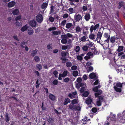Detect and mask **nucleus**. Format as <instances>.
Returning <instances> with one entry per match:
<instances>
[{
    "label": "nucleus",
    "mask_w": 125,
    "mask_h": 125,
    "mask_svg": "<svg viewBox=\"0 0 125 125\" xmlns=\"http://www.w3.org/2000/svg\"><path fill=\"white\" fill-rule=\"evenodd\" d=\"M49 97V99L52 101H54L56 99V96L52 94H50Z\"/></svg>",
    "instance_id": "obj_12"
},
{
    "label": "nucleus",
    "mask_w": 125,
    "mask_h": 125,
    "mask_svg": "<svg viewBox=\"0 0 125 125\" xmlns=\"http://www.w3.org/2000/svg\"><path fill=\"white\" fill-rule=\"evenodd\" d=\"M99 24L97 23L94 26V27L96 30V29L98 30L99 29Z\"/></svg>",
    "instance_id": "obj_61"
},
{
    "label": "nucleus",
    "mask_w": 125,
    "mask_h": 125,
    "mask_svg": "<svg viewBox=\"0 0 125 125\" xmlns=\"http://www.w3.org/2000/svg\"><path fill=\"white\" fill-rule=\"evenodd\" d=\"M110 115H111L110 116V117H109L110 118L111 120L114 121H115L116 120L115 117V115H113L112 113H111Z\"/></svg>",
    "instance_id": "obj_13"
},
{
    "label": "nucleus",
    "mask_w": 125,
    "mask_h": 125,
    "mask_svg": "<svg viewBox=\"0 0 125 125\" xmlns=\"http://www.w3.org/2000/svg\"><path fill=\"white\" fill-rule=\"evenodd\" d=\"M70 1V4L71 5H74V3H73V2H78L79 1V0H68Z\"/></svg>",
    "instance_id": "obj_29"
},
{
    "label": "nucleus",
    "mask_w": 125,
    "mask_h": 125,
    "mask_svg": "<svg viewBox=\"0 0 125 125\" xmlns=\"http://www.w3.org/2000/svg\"><path fill=\"white\" fill-rule=\"evenodd\" d=\"M52 34L54 35H57L61 33V32L60 31H52Z\"/></svg>",
    "instance_id": "obj_26"
},
{
    "label": "nucleus",
    "mask_w": 125,
    "mask_h": 125,
    "mask_svg": "<svg viewBox=\"0 0 125 125\" xmlns=\"http://www.w3.org/2000/svg\"><path fill=\"white\" fill-rule=\"evenodd\" d=\"M102 102H101V101L97 100L96 103V104L97 106H101L102 104Z\"/></svg>",
    "instance_id": "obj_43"
},
{
    "label": "nucleus",
    "mask_w": 125,
    "mask_h": 125,
    "mask_svg": "<svg viewBox=\"0 0 125 125\" xmlns=\"http://www.w3.org/2000/svg\"><path fill=\"white\" fill-rule=\"evenodd\" d=\"M96 97H98V99L97 100L103 102L104 100V97L103 96H98Z\"/></svg>",
    "instance_id": "obj_25"
},
{
    "label": "nucleus",
    "mask_w": 125,
    "mask_h": 125,
    "mask_svg": "<svg viewBox=\"0 0 125 125\" xmlns=\"http://www.w3.org/2000/svg\"><path fill=\"white\" fill-rule=\"evenodd\" d=\"M103 33L101 32L98 31L97 34V37L96 40L95 39V41H97V42L99 43L100 40L101 39L102 35Z\"/></svg>",
    "instance_id": "obj_3"
},
{
    "label": "nucleus",
    "mask_w": 125,
    "mask_h": 125,
    "mask_svg": "<svg viewBox=\"0 0 125 125\" xmlns=\"http://www.w3.org/2000/svg\"><path fill=\"white\" fill-rule=\"evenodd\" d=\"M5 121L6 122L8 123L9 122L10 120V117H9V115L8 113H7L5 115Z\"/></svg>",
    "instance_id": "obj_23"
},
{
    "label": "nucleus",
    "mask_w": 125,
    "mask_h": 125,
    "mask_svg": "<svg viewBox=\"0 0 125 125\" xmlns=\"http://www.w3.org/2000/svg\"><path fill=\"white\" fill-rule=\"evenodd\" d=\"M113 88L115 91L119 93H120L122 92V85L121 83L117 81L115 82Z\"/></svg>",
    "instance_id": "obj_1"
},
{
    "label": "nucleus",
    "mask_w": 125,
    "mask_h": 125,
    "mask_svg": "<svg viewBox=\"0 0 125 125\" xmlns=\"http://www.w3.org/2000/svg\"><path fill=\"white\" fill-rule=\"evenodd\" d=\"M81 30V29L79 26H77L76 28V31L77 33L80 32Z\"/></svg>",
    "instance_id": "obj_39"
},
{
    "label": "nucleus",
    "mask_w": 125,
    "mask_h": 125,
    "mask_svg": "<svg viewBox=\"0 0 125 125\" xmlns=\"http://www.w3.org/2000/svg\"><path fill=\"white\" fill-rule=\"evenodd\" d=\"M64 38L62 39L61 40V42L63 44H65L67 42V38L65 35L64 36Z\"/></svg>",
    "instance_id": "obj_9"
},
{
    "label": "nucleus",
    "mask_w": 125,
    "mask_h": 125,
    "mask_svg": "<svg viewBox=\"0 0 125 125\" xmlns=\"http://www.w3.org/2000/svg\"><path fill=\"white\" fill-rule=\"evenodd\" d=\"M66 65L68 67H70L72 66V63L70 62H66Z\"/></svg>",
    "instance_id": "obj_38"
},
{
    "label": "nucleus",
    "mask_w": 125,
    "mask_h": 125,
    "mask_svg": "<svg viewBox=\"0 0 125 125\" xmlns=\"http://www.w3.org/2000/svg\"><path fill=\"white\" fill-rule=\"evenodd\" d=\"M21 19V16L19 15L16 17L15 19V20L16 21H18V20H20Z\"/></svg>",
    "instance_id": "obj_59"
},
{
    "label": "nucleus",
    "mask_w": 125,
    "mask_h": 125,
    "mask_svg": "<svg viewBox=\"0 0 125 125\" xmlns=\"http://www.w3.org/2000/svg\"><path fill=\"white\" fill-rule=\"evenodd\" d=\"M41 107L42 111H44L47 109L46 108L44 104V103L43 102H42V105Z\"/></svg>",
    "instance_id": "obj_35"
},
{
    "label": "nucleus",
    "mask_w": 125,
    "mask_h": 125,
    "mask_svg": "<svg viewBox=\"0 0 125 125\" xmlns=\"http://www.w3.org/2000/svg\"><path fill=\"white\" fill-rule=\"evenodd\" d=\"M71 69L73 70H76L77 69V67L75 65H73L71 67Z\"/></svg>",
    "instance_id": "obj_60"
},
{
    "label": "nucleus",
    "mask_w": 125,
    "mask_h": 125,
    "mask_svg": "<svg viewBox=\"0 0 125 125\" xmlns=\"http://www.w3.org/2000/svg\"><path fill=\"white\" fill-rule=\"evenodd\" d=\"M102 102H101V101L97 100L96 103V104L97 106H101L102 104Z\"/></svg>",
    "instance_id": "obj_44"
},
{
    "label": "nucleus",
    "mask_w": 125,
    "mask_h": 125,
    "mask_svg": "<svg viewBox=\"0 0 125 125\" xmlns=\"http://www.w3.org/2000/svg\"><path fill=\"white\" fill-rule=\"evenodd\" d=\"M89 94V92L87 91H85L83 94V96L86 97L88 96Z\"/></svg>",
    "instance_id": "obj_31"
},
{
    "label": "nucleus",
    "mask_w": 125,
    "mask_h": 125,
    "mask_svg": "<svg viewBox=\"0 0 125 125\" xmlns=\"http://www.w3.org/2000/svg\"><path fill=\"white\" fill-rule=\"evenodd\" d=\"M77 59L79 61H81L83 60V58L81 56L78 55L77 56Z\"/></svg>",
    "instance_id": "obj_46"
},
{
    "label": "nucleus",
    "mask_w": 125,
    "mask_h": 125,
    "mask_svg": "<svg viewBox=\"0 0 125 125\" xmlns=\"http://www.w3.org/2000/svg\"><path fill=\"white\" fill-rule=\"evenodd\" d=\"M71 100L69 98H65L64 100V102L63 103L64 105H66L69 103H70Z\"/></svg>",
    "instance_id": "obj_15"
},
{
    "label": "nucleus",
    "mask_w": 125,
    "mask_h": 125,
    "mask_svg": "<svg viewBox=\"0 0 125 125\" xmlns=\"http://www.w3.org/2000/svg\"><path fill=\"white\" fill-rule=\"evenodd\" d=\"M16 26L18 27H20L21 26V22H19L18 21H16L15 22Z\"/></svg>",
    "instance_id": "obj_55"
},
{
    "label": "nucleus",
    "mask_w": 125,
    "mask_h": 125,
    "mask_svg": "<svg viewBox=\"0 0 125 125\" xmlns=\"http://www.w3.org/2000/svg\"><path fill=\"white\" fill-rule=\"evenodd\" d=\"M87 37V36H83L80 38V39L82 41L85 42L86 41Z\"/></svg>",
    "instance_id": "obj_27"
},
{
    "label": "nucleus",
    "mask_w": 125,
    "mask_h": 125,
    "mask_svg": "<svg viewBox=\"0 0 125 125\" xmlns=\"http://www.w3.org/2000/svg\"><path fill=\"white\" fill-rule=\"evenodd\" d=\"M85 88L84 87H82L80 90V93H83L84 91L85 90Z\"/></svg>",
    "instance_id": "obj_52"
},
{
    "label": "nucleus",
    "mask_w": 125,
    "mask_h": 125,
    "mask_svg": "<svg viewBox=\"0 0 125 125\" xmlns=\"http://www.w3.org/2000/svg\"><path fill=\"white\" fill-rule=\"evenodd\" d=\"M56 28L55 27H52L48 29L49 31H54L56 29Z\"/></svg>",
    "instance_id": "obj_57"
},
{
    "label": "nucleus",
    "mask_w": 125,
    "mask_h": 125,
    "mask_svg": "<svg viewBox=\"0 0 125 125\" xmlns=\"http://www.w3.org/2000/svg\"><path fill=\"white\" fill-rule=\"evenodd\" d=\"M96 93H95V97H97L100 94H101L102 93V91L101 90H98Z\"/></svg>",
    "instance_id": "obj_24"
},
{
    "label": "nucleus",
    "mask_w": 125,
    "mask_h": 125,
    "mask_svg": "<svg viewBox=\"0 0 125 125\" xmlns=\"http://www.w3.org/2000/svg\"><path fill=\"white\" fill-rule=\"evenodd\" d=\"M91 33V34H90L89 35V38L90 39L93 40H94V39L95 40V34L94 33Z\"/></svg>",
    "instance_id": "obj_14"
},
{
    "label": "nucleus",
    "mask_w": 125,
    "mask_h": 125,
    "mask_svg": "<svg viewBox=\"0 0 125 125\" xmlns=\"http://www.w3.org/2000/svg\"><path fill=\"white\" fill-rule=\"evenodd\" d=\"M86 45L89 48V47H93L94 45V43L89 41L86 43Z\"/></svg>",
    "instance_id": "obj_17"
},
{
    "label": "nucleus",
    "mask_w": 125,
    "mask_h": 125,
    "mask_svg": "<svg viewBox=\"0 0 125 125\" xmlns=\"http://www.w3.org/2000/svg\"><path fill=\"white\" fill-rule=\"evenodd\" d=\"M39 80L38 79L36 81V87L37 88H38L39 87V85L40 84V83H39Z\"/></svg>",
    "instance_id": "obj_54"
},
{
    "label": "nucleus",
    "mask_w": 125,
    "mask_h": 125,
    "mask_svg": "<svg viewBox=\"0 0 125 125\" xmlns=\"http://www.w3.org/2000/svg\"><path fill=\"white\" fill-rule=\"evenodd\" d=\"M68 10L70 12V13L71 14L73 13L74 12V10L72 8H69L68 9Z\"/></svg>",
    "instance_id": "obj_53"
},
{
    "label": "nucleus",
    "mask_w": 125,
    "mask_h": 125,
    "mask_svg": "<svg viewBox=\"0 0 125 125\" xmlns=\"http://www.w3.org/2000/svg\"><path fill=\"white\" fill-rule=\"evenodd\" d=\"M37 51L35 50H33L32 52L31 55L33 57L34 56L37 54Z\"/></svg>",
    "instance_id": "obj_50"
},
{
    "label": "nucleus",
    "mask_w": 125,
    "mask_h": 125,
    "mask_svg": "<svg viewBox=\"0 0 125 125\" xmlns=\"http://www.w3.org/2000/svg\"><path fill=\"white\" fill-rule=\"evenodd\" d=\"M49 20L51 22H53L54 21V18L52 16L50 17L49 18Z\"/></svg>",
    "instance_id": "obj_56"
},
{
    "label": "nucleus",
    "mask_w": 125,
    "mask_h": 125,
    "mask_svg": "<svg viewBox=\"0 0 125 125\" xmlns=\"http://www.w3.org/2000/svg\"><path fill=\"white\" fill-rule=\"evenodd\" d=\"M36 67L37 68L39 69V71H40L42 69V66L40 64H37L36 65Z\"/></svg>",
    "instance_id": "obj_48"
},
{
    "label": "nucleus",
    "mask_w": 125,
    "mask_h": 125,
    "mask_svg": "<svg viewBox=\"0 0 125 125\" xmlns=\"http://www.w3.org/2000/svg\"><path fill=\"white\" fill-rule=\"evenodd\" d=\"M72 26V24L70 23H67L66 25V27L67 29H69Z\"/></svg>",
    "instance_id": "obj_33"
},
{
    "label": "nucleus",
    "mask_w": 125,
    "mask_h": 125,
    "mask_svg": "<svg viewBox=\"0 0 125 125\" xmlns=\"http://www.w3.org/2000/svg\"><path fill=\"white\" fill-rule=\"evenodd\" d=\"M28 33L30 35H31L33 33V31L32 29L31 30H28Z\"/></svg>",
    "instance_id": "obj_32"
},
{
    "label": "nucleus",
    "mask_w": 125,
    "mask_h": 125,
    "mask_svg": "<svg viewBox=\"0 0 125 125\" xmlns=\"http://www.w3.org/2000/svg\"><path fill=\"white\" fill-rule=\"evenodd\" d=\"M104 36V37L106 38H110V36L108 33H105Z\"/></svg>",
    "instance_id": "obj_47"
},
{
    "label": "nucleus",
    "mask_w": 125,
    "mask_h": 125,
    "mask_svg": "<svg viewBox=\"0 0 125 125\" xmlns=\"http://www.w3.org/2000/svg\"><path fill=\"white\" fill-rule=\"evenodd\" d=\"M88 47L87 45H85L83 46L82 47L83 50V51H86L88 50Z\"/></svg>",
    "instance_id": "obj_37"
},
{
    "label": "nucleus",
    "mask_w": 125,
    "mask_h": 125,
    "mask_svg": "<svg viewBox=\"0 0 125 125\" xmlns=\"http://www.w3.org/2000/svg\"><path fill=\"white\" fill-rule=\"evenodd\" d=\"M77 94L76 91L74 92H71L68 95V96L70 99H73V98H75V96Z\"/></svg>",
    "instance_id": "obj_5"
},
{
    "label": "nucleus",
    "mask_w": 125,
    "mask_h": 125,
    "mask_svg": "<svg viewBox=\"0 0 125 125\" xmlns=\"http://www.w3.org/2000/svg\"><path fill=\"white\" fill-rule=\"evenodd\" d=\"M89 76L91 79L94 78L96 77L95 73H92L90 74L89 75Z\"/></svg>",
    "instance_id": "obj_22"
},
{
    "label": "nucleus",
    "mask_w": 125,
    "mask_h": 125,
    "mask_svg": "<svg viewBox=\"0 0 125 125\" xmlns=\"http://www.w3.org/2000/svg\"><path fill=\"white\" fill-rule=\"evenodd\" d=\"M90 16L89 13H87L84 16V19L86 21H88L90 19Z\"/></svg>",
    "instance_id": "obj_19"
},
{
    "label": "nucleus",
    "mask_w": 125,
    "mask_h": 125,
    "mask_svg": "<svg viewBox=\"0 0 125 125\" xmlns=\"http://www.w3.org/2000/svg\"><path fill=\"white\" fill-rule=\"evenodd\" d=\"M90 30L91 32V33H92L93 30L95 31L96 30L94 27V25H92L90 28Z\"/></svg>",
    "instance_id": "obj_30"
},
{
    "label": "nucleus",
    "mask_w": 125,
    "mask_h": 125,
    "mask_svg": "<svg viewBox=\"0 0 125 125\" xmlns=\"http://www.w3.org/2000/svg\"><path fill=\"white\" fill-rule=\"evenodd\" d=\"M36 21L38 22L41 23L43 21V17L41 14H38L36 16Z\"/></svg>",
    "instance_id": "obj_2"
},
{
    "label": "nucleus",
    "mask_w": 125,
    "mask_h": 125,
    "mask_svg": "<svg viewBox=\"0 0 125 125\" xmlns=\"http://www.w3.org/2000/svg\"><path fill=\"white\" fill-rule=\"evenodd\" d=\"M16 4L15 2L13 1H10L8 4V6L9 8H11L13 7Z\"/></svg>",
    "instance_id": "obj_11"
},
{
    "label": "nucleus",
    "mask_w": 125,
    "mask_h": 125,
    "mask_svg": "<svg viewBox=\"0 0 125 125\" xmlns=\"http://www.w3.org/2000/svg\"><path fill=\"white\" fill-rule=\"evenodd\" d=\"M118 39L117 37H115V36H111L110 38V42L111 43H114L115 42V40Z\"/></svg>",
    "instance_id": "obj_8"
},
{
    "label": "nucleus",
    "mask_w": 125,
    "mask_h": 125,
    "mask_svg": "<svg viewBox=\"0 0 125 125\" xmlns=\"http://www.w3.org/2000/svg\"><path fill=\"white\" fill-rule=\"evenodd\" d=\"M28 26L27 25H25V26H23L21 29V31L22 32H24L28 28Z\"/></svg>",
    "instance_id": "obj_18"
},
{
    "label": "nucleus",
    "mask_w": 125,
    "mask_h": 125,
    "mask_svg": "<svg viewBox=\"0 0 125 125\" xmlns=\"http://www.w3.org/2000/svg\"><path fill=\"white\" fill-rule=\"evenodd\" d=\"M48 121L50 124H51L53 122L54 120L51 117H50L48 119Z\"/></svg>",
    "instance_id": "obj_34"
},
{
    "label": "nucleus",
    "mask_w": 125,
    "mask_h": 125,
    "mask_svg": "<svg viewBox=\"0 0 125 125\" xmlns=\"http://www.w3.org/2000/svg\"><path fill=\"white\" fill-rule=\"evenodd\" d=\"M48 5V3L46 2H44L41 5V8L44 9L47 8Z\"/></svg>",
    "instance_id": "obj_21"
},
{
    "label": "nucleus",
    "mask_w": 125,
    "mask_h": 125,
    "mask_svg": "<svg viewBox=\"0 0 125 125\" xmlns=\"http://www.w3.org/2000/svg\"><path fill=\"white\" fill-rule=\"evenodd\" d=\"M82 16L80 14L75 15L74 16V19L75 22L79 21L80 20H82Z\"/></svg>",
    "instance_id": "obj_4"
},
{
    "label": "nucleus",
    "mask_w": 125,
    "mask_h": 125,
    "mask_svg": "<svg viewBox=\"0 0 125 125\" xmlns=\"http://www.w3.org/2000/svg\"><path fill=\"white\" fill-rule=\"evenodd\" d=\"M75 106V105H74L73 104H70L69 105V108L70 109L73 110V109H74Z\"/></svg>",
    "instance_id": "obj_49"
},
{
    "label": "nucleus",
    "mask_w": 125,
    "mask_h": 125,
    "mask_svg": "<svg viewBox=\"0 0 125 125\" xmlns=\"http://www.w3.org/2000/svg\"><path fill=\"white\" fill-rule=\"evenodd\" d=\"M27 42L23 41L21 42V46L22 48H24L25 46L27 43Z\"/></svg>",
    "instance_id": "obj_36"
},
{
    "label": "nucleus",
    "mask_w": 125,
    "mask_h": 125,
    "mask_svg": "<svg viewBox=\"0 0 125 125\" xmlns=\"http://www.w3.org/2000/svg\"><path fill=\"white\" fill-rule=\"evenodd\" d=\"M47 48L49 50L52 49V44L50 43L48 44L47 46Z\"/></svg>",
    "instance_id": "obj_42"
},
{
    "label": "nucleus",
    "mask_w": 125,
    "mask_h": 125,
    "mask_svg": "<svg viewBox=\"0 0 125 125\" xmlns=\"http://www.w3.org/2000/svg\"><path fill=\"white\" fill-rule=\"evenodd\" d=\"M70 81V79L68 77H66L65 78L64 80L63 81L65 82L68 83Z\"/></svg>",
    "instance_id": "obj_64"
},
{
    "label": "nucleus",
    "mask_w": 125,
    "mask_h": 125,
    "mask_svg": "<svg viewBox=\"0 0 125 125\" xmlns=\"http://www.w3.org/2000/svg\"><path fill=\"white\" fill-rule=\"evenodd\" d=\"M52 83L54 85H56L58 83V81L57 80L55 79L52 82Z\"/></svg>",
    "instance_id": "obj_51"
},
{
    "label": "nucleus",
    "mask_w": 125,
    "mask_h": 125,
    "mask_svg": "<svg viewBox=\"0 0 125 125\" xmlns=\"http://www.w3.org/2000/svg\"><path fill=\"white\" fill-rule=\"evenodd\" d=\"M34 59L36 62H39L40 60V58L37 56H36L34 58Z\"/></svg>",
    "instance_id": "obj_45"
},
{
    "label": "nucleus",
    "mask_w": 125,
    "mask_h": 125,
    "mask_svg": "<svg viewBox=\"0 0 125 125\" xmlns=\"http://www.w3.org/2000/svg\"><path fill=\"white\" fill-rule=\"evenodd\" d=\"M91 111L95 113L97 111V110L96 108L93 107L91 109Z\"/></svg>",
    "instance_id": "obj_58"
},
{
    "label": "nucleus",
    "mask_w": 125,
    "mask_h": 125,
    "mask_svg": "<svg viewBox=\"0 0 125 125\" xmlns=\"http://www.w3.org/2000/svg\"><path fill=\"white\" fill-rule=\"evenodd\" d=\"M66 20L63 21L61 23V25L63 26L65 25L66 24Z\"/></svg>",
    "instance_id": "obj_62"
},
{
    "label": "nucleus",
    "mask_w": 125,
    "mask_h": 125,
    "mask_svg": "<svg viewBox=\"0 0 125 125\" xmlns=\"http://www.w3.org/2000/svg\"><path fill=\"white\" fill-rule=\"evenodd\" d=\"M125 5V2L123 1H120L118 4V5L117 6V8L118 9H120L122 7L124 6Z\"/></svg>",
    "instance_id": "obj_6"
},
{
    "label": "nucleus",
    "mask_w": 125,
    "mask_h": 125,
    "mask_svg": "<svg viewBox=\"0 0 125 125\" xmlns=\"http://www.w3.org/2000/svg\"><path fill=\"white\" fill-rule=\"evenodd\" d=\"M68 73V72L66 70L64 71L62 73L60 74L62 75L61 76H62V77H64L67 76Z\"/></svg>",
    "instance_id": "obj_16"
},
{
    "label": "nucleus",
    "mask_w": 125,
    "mask_h": 125,
    "mask_svg": "<svg viewBox=\"0 0 125 125\" xmlns=\"http://www.w3.org/2000/svg\"><path fill=\"white\" fill-rule=\"evenodd\" d=\"M78 74V73L77 71H74L73 73V75L74 77L77 76Z\"/></svg>",
    "instance_id": "obj_40"
},
{
    "label": "nucleus",
    "mask_w": 125,
    "mask_h": 125,
    "mask_svg": "<svg viewBox=\"0 0 125 125\" xmlns=\"http://www.w3.org/2000/svg\"><path fill=\"white\" fill-rule=\"evenodd\" d=\"M124 47L123 46H118L117 51L118 52H120L122 51L123 50Z\"/></svg>",
    "instance_id": "obj_20"
},
{
    "label": "nucleus",
    "mask_w": 125,
    "mask_h": 125,
    "mask_svg": "<svg viewBox=\"0 0 125 125\" xmlns=\"http://www.w3.org/2000/svg\"><path fill=\"white\" fill-rule=\"evenodd\" d=\"M74 109L75 110L80 111L81 110V107L79 106L75 105Z\"/></svg>",
    "instance_id": "obj_41"
},
{
    "label": "nucleus",
    "mask_w": 125,
    "mask_h": 125,
    "mask_svg": "<svg viewBox=\"0 0 125 125\" xmlns=\"http://www.w3.org/2000/svg\"><path fill=\"white\" fill-rule=\"evenodd\" d=\"M29 24L32 27H35L37 23L35 20H33L30 21Z\"/></svg>",
    "instance_id": "obj_7"
},
{
    "label": "nucleus",
    "mask_w": 125,
    "mask_h": 125,
    "mask_svg": "<svg viewBox=\"0 0 125 125\" xmlns=\"http://www.w3.org/2000/svg\"><path fill=\"white\" fill-rule=\"evenodd\" d=\"M12 13L14 15H16L19 13V10L17 9H14V8L12 9Z\"/></svg>",
    "instance_id": "obj_10"
},
{
    "label": "nucleus",
    "mask_w": 125,
    "mask_h": 125,
    "mask_svg": "<svg viewBox=\"0 0 125 125\" xmlns=\"http://www.w3.org/2000/svg\"><path fill=\"white\" fill-rule=\"evenodd\" d=\"M80 83H77L76 84V87L77 88L79 89L81 87Z\"/></svg>",
    "instance_id": "obj_63"
},
{
    "label": "nucleus",
    "mask_w": 125,
    "mask_h": 125,
    "mask_svg": "<svg viewBox=\"0 0 125 125\" xmlns=\"http://www.w3.org/2000/svg\"><path fill=\"white\" fill-rule=\"evenodd\" d=\"M92 100L91 98H88L86 101V103L88 104H90L92 103Z\"/></svg>",
    "instance_id": "obj_28"
}]
</instances>
